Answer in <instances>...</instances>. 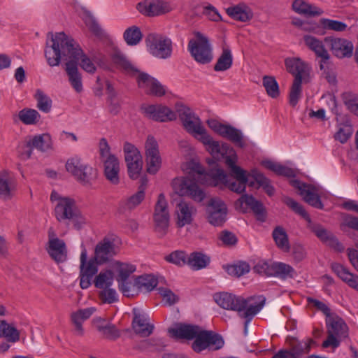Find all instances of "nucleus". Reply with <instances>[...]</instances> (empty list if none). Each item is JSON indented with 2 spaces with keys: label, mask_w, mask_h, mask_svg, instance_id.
<instances>
[{
  "label": "nucleus",
  "mask_w": 358,
  "mask_h": 358,
  "mask_svg": "<svg viewBox=\"0 0 358 358\" xmlns=\"http://www.w3.org/2000/svg\"><path fill=\"white\" fill-rule=\"evenodd\" d=\"M115 255V239L113 237H104L95 247L94 257L99 264L108 262Z\"/></svg>",
  "instance_id": "obj_23"
},
{
  "label": "nucleus",
  "mask_w": 358,
  "mask_h": 358,
  "mask_svg": "<svg viewBox=\"0 0 358 358\" xmlns=\"http://www.w3.org/2000/svg\"><path fill=\"white\" fill-rule=\"evenodd\" d=\"M136 8L148 17L162 15L171 10L169 3L162 0H143L137 4Z\"/></svg>",
  "instance_id": "obj_19"
},
{
  "label": "nucleus",
  "mask_w": 358,
  "mask_h": 358,
  "mask_svg": "<svg viewBox=\"0 0 358 358\" xmlns=\"http://www.w3.org/2000/svg\"><path fill=\"white\" fill-rule=\"evenodd\" d=\"M176 112L185 131L202 143L213 157L219 156L222 144L220 145L219 141L213 140L208 134L199 116L190 108L183 104L176 105Z\"/></svg>",
  "instance_id": "obj_4"
},
{
  "label": "nucleus",
  "mask_w": 358,
  "mask_h": 358,
  "mask_svg": "<svg viewBox=\"0 0 358 358\" xmlns=\"http://www.w3.org/2000/svg\"><path fill=\"white\" fill-rule=\"evenodd\" d=\"M82 20H83L85 25L88 27L89 30L97 37L101 38L103 36L104 31L99 24L93 14L86 8H82Z\"/></svg>",
  "instance_id": "obj_39"
},
{
  "label": "nucleus",
  "mask_w": 358,
  "mask_h": 358,
  "mask_svg": "<svg viewBox=\"0 0 358 358\" xmlns=\"http://www.w3.org/2000/svg\"><path fill=\"white\" fill-rule=\"evenodd\" d=\"M86 164L78 156H74L69 159L66 163V171L73 176L79 174Z\"/></svg>",
  "instance_id": "obj_54"
},
{
  "label": "nucleus",
  "mask_w": 358,
  "mask_h": 358,
  "mask_svg": "<svg viewBox=\"0 0 358 358\" xmlns=\"http://www.w3.org/2000/svg\"><path fill=\"white\" fill-rule=\"evenodd\" d=\"M145 161L147 171L150 174L156 173L162 164L159 155V146L153 136H149L145 144Z\"/></svg>",
  "instance_id": "obj_15"
},
{
  "label": "nucleus",
  "mask_w": 358,
  "mask_h": 358,
  "mask_svg": "<svg viewBox=\"0 0 358 358\" xmlns=\"http://www.w3.org/2000/svg\"><path fill=\"white\" fill-rule=\"evenodd\" d=\"M321 27L325 30H331L334 31H343L348 25L341 21L331 20L329 18H321L320 20Z\"/></svg>",
  "instance_id": "obj_52"
},
{
  "label": "nucleus",
  "mask_w": 358,
  "mask_h": 358,
  "mask_svg": "<svg viewBox=\"0 0 358 358\" xmlns=\"http://www.w3.org/2000/svg\"><path fill=\"white\" fill-rule=\"evenodd\" d=\"M272 236L276 245L280 249L285 252L289 250L290 246L289 243L288 236L285 230L282 227H276L273 231Z\"/></svg>",
  "instance_id": "obj_46"
},
{
  "label": "nucleus",
  "mask_w": 358,
  "mask_h": 358,
  "mask_svg": "<svg viewBox=\"0 0 358 358\" xmlns=\"http://www.w3.org/2000/svg\"><path fill=\"white\" fill-rule=\"evenodd\" d=\"M273 262H269L266 260H259L253 267V270L257 273L266 277H272Z\"/></svg>",
  "instance_id": "obj_57"
},
{
  "label": "nucleus",
  "mask_w": 358,
  "mask_h": 358,
  "mask_svg": "<svg viewBox=\"0 0 358 358\" xmlns=\"http://www.w3.org/2000/svg\"><path fill=\"white\" fill-rule=\"evenodd\" d=\"M165 346V343L162 338L154 337L142 341L139 348L142 350L153 348L157 350H160Z\"/></svg>",
  "instance_id": "obj_60"
},
{
  "label": "nucleus",
  "mask_w": 358,
  "mask_h": 358,
  "mask_svg": "<svg viewBox=\"0 0 358 358\" xmlns=\"http://www.w3.org/2000/svg\"><path fill=\"white\" fill-rule=\"evenodd\" d=\"M213 299L221 308L236 311L241 317L245 319V333L248 324L263 308L266 301L263 296H258L257 301V298L254 296L245 299L227 292L217 293L213 296Z\"/></svg>",
  "instance_id": "obj_3"
},
{
  "label": "nucleus",
  "mask_w": 358,
  "mask_h": 358,
  "mask_svg": "<svg viewBox=\"0 0 358 358\" xmlns=\"http://www.w3.org/2000/svg\"><path fill=\"white\" fill-rule=\"evenodd\" d=\"M97 171L89 164H86L83 167L79 174L74 176L78 182L85 186H90L94 180L96 178Z\"/></svg>",
  "instance_id": "obj_44"
},
{
  "label": "nucleus",
  "mask_w": 358,
  "mask_h": 358,
  "mask_svg": "<svg viewBox=\"0 0 358 358\" xmlns=\"http://www.w3.org/2000/svg\"><path fill=\"white\" fill-rule=\"evenodd\" d=\"M18 117L23 124L33 125L39 121L41 115L36 110L25 108L19 111Z\"/></svg>",
  "instance_id": "obj_48"
},
{
  "label": "nucleus",
  "mask_w": 358,
  "mask_h": 358,
  "mask_svg": "<svg viewBox=\"0 0 358 358\" xmlns=\"http://www.w3.org/2000/svg\"><path fill=\"white\" fill-rule=\"evenodd\" d=\"M78 64L84 71L89 73H94L96 70V67L94 62L90 59V58L84 54L82 49L81 54L78 55Z\"/></svg>",
  "instance_id": "obj_59"
},
{
  "label": "nucleus",
  "mask_w": 358,
  "mask_h": 358,
  "mask_svg": "<svg viewBox=\"0 0 358 358\" xmlns=\"http://www.w3.org/2000/svg\"><path fill=\"white\" fill-rule=\"evenodd\" d=\"M329 45L332 53L338 58L350 57L352 55L353 45L350 41L343 38L327 36L324 38Z\"/></svg>",
  "instance_id": "obj_22"
},
{
  "label": "nucleus",
  "mask_w": 358,
  "mask_h": 358,
  "mask_svg": "<svg viewBox=\"0 0 358 358\" xmlns=\"http://www.w3.org/2000/svg\"><path fill=\"white\" fill-rule=\"evenodd\" d=\"M287 71L294 76V80L289 93V103L295 106L299 99L301 92L302 78L308 71V66L299 59H286Z\"/></svg>",
  "instance_id": "obj_7"
},
{
  "label": "nucleus",
  "mask_w": 358,
  "mask_h": 358,
  "mask_svg": "<svg viewBox=\"0 0 358 358\" xmlns=\"http://www.w3.org/2000/svg\"><path fill=\"white\" fill-rule=\"evenodd\" d=\"M99 296L105 303H113L118 301V295L115 289L109 287L101 291Z\"/></svg>",
  "instance_id": "obj_63"
},
{
  "label": "nucleus",
  "mask_w": 358,
  "mask_h": 358,
  "mask_svg": "<svg viewBox=\"0 0 358 358\" xmlns=\"http://www.w3.org/2000/svg\"><path fill=\"white\" fill-rule=\"evenodd\" d=\"M262 164L265 168L273 171L278 176H283L288 178L295 177L296 176L294 169L281 164L275 163L271 160L263 161Z\"/></svg>",
  "instance_id": "obj_42"
},
{
  "label": "nucleus",
  "mask_w": 358,
  "mask_h": 358,
  "mask_svg": "<svg viewBox=\"0 0 358 358\" xmlns=\"http://www.w3.org/2000/svg\"><path fill=\"white\" fill-rule=\"evenodd\" d=\"M249 176L254 178L257 184V188L262 187L268 196L274 194L275 189L271 184L270 180L266 178L257 169H252L249 172Z\"/></svg>",
  "instance_id": "obj_40"
},
{
  "label": "nucleus",
  "mask_w": 358,
  "mask_h": 358,
  "mask_svg": "<svg viewBox=\"0 0 358 358\" xmlns=\"http://www.w3.org/2000/svg\"><path fill=\"white\" fill-rule=\"evenodd\" d=\"M292 8L296 13L307 17L319 16L324 13L322 8L303 0H295L292 3Z\"/></svg>",
  "instance_id": "obj_35"
},
{
  "label": "nucleus",
  "mask_w": 358,
  "mask_h": 358,
  "mask_svg": "<svg viewBox=\"0 0 358 358\" xmlns=\"http://www.w3.org/2000/svg\"><path fill=\"white\" fill-rule=\"evenodd\" d=\"M172 185L175 192L180 196H188L197 202L202 201L205 198V192L194 179L188 177L175 178Z\"/></svg>",
  "instance_id": "obj_10"
},
{
  "label": "nucleus",
  "mask_w": 358,
  "mask_h": 358,
  "mask_svg": "<svg viewBox=\"0 0 358 358\" xmlns=\"http://www.w3.org/2000/svg\"><path fill=\"white\" fill-rule=\"evenodd\" d=\"M80 285L82 289H87L91 285L92 278L98 272V259L94 257L87 260V252L83 248L80 257Z\"/></svg>",
  "instance_id": "obj_12"
},
{
  "label": "nucleus",
  "mask_w": 358,
  "mask_h": 358,
  "mask_svg": "<svg viewBox=\"0 0 358 358\" xmlns=\"http://www.w3.org/2000/svg\"><path fill=\"white\" fill-rule=\"evenodd\" d=\"M213 157H222L225 159V164L229 169L231 176L234 179L229 178L222 169H212L203 175L205 178L210 179V181L207 182V185L214 187L224 185L237 194L244 192L248 182V177L251 176H249V172L236 165L238 157L234 149L228 143H224L219 156Z\"/></svg>",
  "instance_id": "obj_2"
},
{
  "label": "nucleus",
  "mask_w": 358,
  "mask_h": 358,
  "mask_svg": "<svg viewBox=\"0 0 358 358\" xmlns=\"http://www.w3.org/2000/svg\"><path fill=\"white\" fill-rule=\"evenodd\" d=\"M194 339L192 348L196 352H200L206 348L217 350L221 349L224 344V341L220 334L213 333L212 331L201 330V329Z\"/></svg>",
  "instance_id": "obj_9"
},
{
  "label": "nucleus",
  "mask_w": 358,
  "mask_h": 358,
  "mask_svg": "<svg viewBox=\"0 0 358 358\" xmlns=\"http://www.w3.org/2000/svg\"><path fill=\"white\" fill-rule=\"evenodd\" d=\"M142 33L139 27L131 26L127 28L123 34L127 44L129 45H136L142 39Z\"/></svg>",
  "instance_id": "obj_49"
},
{
  "label": "nucleus",
  "mask_w": 358,
  "mask_h": 358,
  "mask_svg": "<svg viewBox=\"0 0 358 358\" xmlns=\"http://www.w3.org/2000/svg\"><path fill=\"white\" fill-rule=\"evenodd\" d=\"M200 329L198 325L179 324L176 327L169 328L168 332L176 339L192 340L199 333Z\"/></svg>",
  "instance_id": "obj_28"
},
{
  "label": "nucleus",
  "mask_w": 358,
  "mask_h": 358,
  "mask_svg": "<svg viewBox=\"0 0 358 358\" xmlns=\"http://www.w3.org/2000/svg\"><path fill=\"white\" fill-rule=\"evenodd\" d=\"M187 50L194 59L201 64L210 63L213 58L212 45L208 38L200 32L189 41Z\"/></svg>",
  "instance_id": "obj_6"
},
{
  "label": "nucleus",
  "mask_w": 358,
  "mask_h": 358,
  "mask_svg": "<svg viewBox=\"0 0 358 358\" xmlns=\"http://www.w3.org/2000/svg\"><path fill=\"white\" fill-rule=\"evenodd\" d=\"M282 201L294 213L301 215L306 220L307 222V228L313 233L322 243L338 252H343L344 250L343 245L339 242L336 236L321 224L313 222L303 206L289 196H285Z\"/></svg>",
  "instance_id": "obj_5"
},
{
  "label": "nucleus",
  "mask_w": 358,
  "mask_h": 358,
  "mask_svg": "<svg viewBox=\"0 0 358 358\" xmlns=\"http://www.w3.org/2000/svg\"><path fill=\"white\" fill-rule=\"evenodd\" d=\"M296 275V272L291 265L281 262H273L272 277L286 280L294 278Z\"/></svg>",
  "instance_id": "obj_36"
},
{
  "label": "nucleus",
  "mask_w": 358,
  "mask_h": 358,
  "mask_svg": "<svg viewBox=\"0 0 358 358\" xmlns=\"http://www.w3.org/2000/svg\"><path fill=\"white\" fill-rule=\"evenodd\" d=\"M250 265L244 262L227 266L226 271L230 275L241 277L250 271Z\"/></svg>",
  "instance_id": "obj_55"
},
{
  "label": "nucleus",
  "mask_w": 358,
  "mask_h": 358,
  "mask_svg": "<svg viewBox=\"0 0 358 358\" xmlns=\"http://www.w3.org/2000/svg\"><path fill=\"white\" fill-rule=\"evenodd\" d=\"M209 263L210 257L201 252H194L187 257V264L193 270L197 271L204 268Z\"/></svg>",
  "instance_id": "obj_43"
},
{
  "label": "nucleus",
  "mask_w": 358,
  "mask_h": 358,
  "mask_svg": "<svg viewBox=\"0 0 358 358\" xmlns=\"http://www.w3.org/2000/svg\"><path fill=\"white\" fill-rule=\"evenodd\" d=\"M111 60L117 69H122L130 75L139 74L138 69L134 66L119 50H115L111 55Z\"/></svg>",
  "instance_id": "obj_34"
},
{
  "label": "nucleus",
  "mask_w": 358,
  "mask_h": 358,
  "mask_svg": "<svg viewBox=\"0 0 358 358\" xmlns=\"http://www.w3.org/2000/svg\"><path fill=\"white\" fill-rule=\"evenodd\" d=\"M352 133L353 128L352 125L348 122H346L340 124L338 131L334 135V138L341 143H345L351 137Z\"/></svg>",
  "instance_id": "obj_53"
},
{
  "label": "nucleus",
  "mask_w": 358,
  "mask_h": 358,
  "mask_svg": "<svg viewBox=\"0 0 358 358\" xmlns=\"http://www.w3.org/2000/svg\"><path fill=\"white\" fill-rule=\"evenodd\" d=\"M307 301L310 306L315 307L317 310L321 311L327 317H329L331 315V310L322 301H320L312 297H308Z\"/></svg>",
  "instance_id": "obj_64"
},
{
  "label": "nucleus",
  "mask_w": 358,
  "mask_h": 358,
  "mask_svg": "<svg viewBox=\"0 0 358 358\" xmlns=\"http://www.w3.org/2000/svg\"><path fill=\"white\" fill-rule=\"evenodd\" d=\"M207 211L208 222L214 226H222L226 221L227 208L225 203L218 199L210 200Z\"/></svg>",
  "instance_id": "obj_20"
},
{
  "label": "nucleus",
  "mask_w": 358,
  "mask_h": 358,
  "mask_svg": "<svg viewBox=\"0 0 358 358\" xmlns=\"http://www.w3.org/2000/svg\"><path fill=\"white\" fill-rule=\"evenodd\" d=\"M331 268L339 278L348 286L358 291V275L350 273L344 266L338 263H332Z\"/></svg>",
  "instance_id": "obj_33"
},
{
  "label": "nucleus",
  "mask_w": 358,
  "mask_h": 358,
  "mask_svg": "<svg viewBox=\"0 0 358 358\" xmlns=\"http://www.w3.org/2000/svg\"><path fill=\"white\" fill-rule=\"evenodd\" d=\"M52 138L50 134L36 135L22 145L21 155L22 157L28 159L31 157L34 148L45 152L52 148Z\"/></svg>",
  "instance_id": "obj_17"
},
{
  "label": "nucleus",
  "mask_w": 358,
  "mask_h": 358,
  "mask_svg": "<svg viewBox=\"0 0 358 358\" xmlns=\"http://www.w3.org/2000/svg\"><path fill=\"white\" fill-rule=\"evenodd\" d=\"M227 13L234 20L243 22L250 20L252 17L250 9L245 4L229 7Z\"/></svg>",
  "instance_id": "obj_37"
},
{
  "label": "nucleus",
  "mask_w": 358,
  "mask_h": 358,
  "mask_svg": "<svg viewBox=\"0 0 358 358\" xmlns=\"http://www.w3.org/2000/svg\"><path fill=\"white\" fill-rule=\"evenodd\" d=\"M290 183L292 186L299 189V194L306 203L315 208H323L324 206L315 187L302 182L299 180H292L290 181Z\"/></svg>",
  "instance_id": "obj_18"
},
{
  "label": "nucleus",
  "mask_w": 358,
  "mask_h": 358,
  "mask_svg": "<svg viewBox=\"0 0 358 358\" xmlns=\"http://www.w3.org/2000/svg\"><path fill=\"white\" fill-rule=\"evenodd\" d=\"M327 333L333 334L338 338L348 336V327L344 320L339 317H329L326 319Z\"/></svg>",
  "instance_id": "obj_31"
},
{
  "label": "nucleus",
  "mask_w": 358,
  "mask_h": 358,
  "mask_svg": "<svg viewBox=\"0 0 358 358\" xmlns=\"http://www.w3.org/2000/svg\"><path fill=\"white\" fill-rule=\"evenodd\" d=\"M303 39L306 45L315 54L317 58H320V69L326 71L328 69L330 55L324 46V41L309 34L304 35Z\"/></svg>",
  "instance_id": "obj_14"
},
{
  "label": "nucleus",
  "mask_w": 358,
  "mask_h": 358,
  "mask_svg": "<svg viewBox=\"0 0 358 358\" xmlns=\"http://www.w3.org/2000/svg\"><path fill=\"white\" fill-rule=\"evenodd\" d=\"M0 337L6 338L7 341L15 343L20 339V333L13 326L5 320H0Z\"/></svg>",
  "instance_id": "obj_47"
},
{
  "label": "nucleus",
  "mask_w": 358,
  "mask_h": 358,
  "mask_svg": "<svg viewBox=\"0 0 358 358\" xmlns=\"http://www.w3.org/2000/svg\"><path fill=\"white\" fill-rule=\"evenodd\" d=\"M81 48L71 37L64 32L51 34L50 40L46 42L45 57L50 66H59L61 59L66 60L65 71L71 86L76 92L83 90V78L78 66V55Z\"/></svg>",
  "instance_id": "obj_1"
},
{
  "label": "nucleus",
  "mask_w": 358,
  "mask_h": 358,
  "mask_svg": "<svg viewBox=\"0 0 358 358\" xmlns=\"http://www.w3.org/2000/svg\"><path fill=\"white\" fill-rule=\"evenodd\" d=\"M196 212L194 207L185 201L177 204V226L183 227L192 222V215Z\"/></svg>",
  "instance_id": "obj_30"
},
{
  "label": "nucleus",
  "mask_w": 358,
  "mask_h": 358,
  "mask_svg": "<svg viewBox=\"0 0 358 358\" xmlns=\"http://www.w3.org/2000/svg\"><path fill=\"white\" fill-rule=\"evenodd\" d=\"M78 210L74 199L69 197L59 198L55 208V217L59 222L70 220Z\"/></svg>",
  "instance_id": "obj_25"
},
{
  "label": "nucleus",
  "mask_w": 358,
  "mask_h": 358,
  "mask_svg": "<svg viewBox=\"0 0 358 358\" xmlns=\"http://www.w3.org/2000/svg\"><path fill=\"white\" fill-rule=\"evenodd\" d=\"M207 124L211 129L222 137L229 140L241 148L244 146L243 134L239 129L230 124H222L214 119L208 120Z\"/></svg>",
  "instance_id": "obj_13"
},
{
  "label": "nucleus",
  "mask_w": 358,
  "mask_h": 358,
  "mask_svg": "<svg viewBox=\"0 0 358 358\" xmlns=\"http://www.w3.org/2000/svg\"><path fill=\"white\" fill-rule=\"evenodd\" d=\"M233 59L231 50L229 48H223L221 55L214 65V71L216 72L227 71L232 66Z\"/></svg>",
  "instance_id": "obj_41"
},
{
  "label": "nucleus",
  "mask_w": 358,
  "mask_h": 358,
  "mask_svg": "<svg viewBox=\"0 0 358 358\" xmlns=\"http://www.w3.org/2000/svg\"><path fill=\"white\" fill-rule=\"evenodd\" d=\"M145 114L155 121L167 122L176 119V114L166 106L149 105L142 108Z\"/></svg>",
  "instance_id": "obj_24"
},
{
  "label": "nucleus",
  "mask_w": 358,
  "mask_h": 358,
  "mask_svg": "<svg viewBox=\"0 0 358 358\" xmlns=\"http://www.w3.org/2000/svg\"><path fill=\"white\" fill-rule=\"evenodd\" d=\"M315 343L314 340L310 338L301 341L293 338L289 343V348L287 350L291 358H302L310 352L312 345Z\"/></svg>",
  "instance_id": "obj_29"
},
{
  "label": "nucleus",
  "mask_w": 358,
  "mask_h": 358,
  "mask_svg": "<svg viewBox=\"0 0 358 358\" xmlns=\"http://www.w3.org/2000/svg\"><path fill=\"white\" fill-rule=\"evenodd\" d=\"M170 216L165 196L160 194L155 205L154 213L155 231L160 238L166 236L169 227Z\"/></svg>",
  "instance_id": "obj_11"
},
{
  "label": "nucleus",
  "mask_w": 358,
  "mask_h": 358,
  "mask_svg": "<svg viewBox=\"0 0 358 358\" xmlns=\"http://www.w3.org/2000/svg\"><path fill=\"white\" fill-rule=\"evenodd\" d=\"M104 165V175L112 184L117 185L120 182V164L115 156H110L103 161Z\"/></svg>",
  "instance_id": "obj_32"
},
{
  "label": "nucleus",
  "mask_w": 358,
  "mask_h": 358,
  "mask_svg": "<svg viewBox=\"0 0 358 358\" xmlns=\"http://www.w3.org/2000/svg\"><path fill=\"white\" fill-rule=\"evenodd\" d=\"M157 279L153 275L145 274L137 277L135 280V285L138 289L150 292L157 285Z\"/></svg>",
  "instance_id": "obj_45"
},
{
  "label": "nucleus",
  "mask_w": 358,
  "mask_h": 358,
  "mask_svg": "<svg viewBox=\"0 0 358 358\" xmlns=\"http://www.w3.org/2000/svg\"><path fill=\"white\" fill-rule=\"evenodd\" d=\"M236 209L243 213H247L251 210L255 215L257 220L264 222L266 215L262 203L257 201L253 196L247 194H243L235 203Z\"/></svg>",
  "instance_id": "obj_16"
},
{
  "label": "nucleus",
  "mask_w": 358,
  "mask_h": 358,
  "mask_svg": "<svg viewBox=\"0 0 358 358\" xmlns=\"http://www.w3.org/2000/svg\"><path fill=\"white\" fill-rule=\"evenodd\" d=\"M113 282V273L110 271L100 272L94 280V285L97 288L108 287Z\"/></svg>",
  "instance_id": "obj_58"
},
{
  "label": "nucleus",
  "mask_w": 358,
  "mask_h": 358,
  "mask_svg": "<svg viewBox=\"0 0 358 358\" xmlns=\"http://www.w3.org/2000/svg\"><path fill=\"white\" fill-rule=\"evenodd\" d=\"M147 179L141 178V184L138 191L129 197L122 199L119 204V210L124 213L126 210H131L136 208L145 199V189L147 184Z\"/></svg>",
  "instance_id": "obj_26"
},
{
  "label": "nucleus",
  "mask_w": 358,
  "mask_h": 358,
  "mask_svg": "<svg viewBox=\"0 0 358 358\" xmlns=\"http://www.w3.org/2000/svg\"><path fill=\"white\" fill-rule=\"evenodd\" d=\"M165 259L169 263H172L180 266L187 264V258L186 254L184 252L180 250H176L171 252L165 257Z\"/></svg>",
  "instance_id": "obj_61"
},
{
  "label": "nucleus",
  "mask_w": 358,
  "mask_h": 358,
  "mask_svg": "<svg viewBox=\"0 0 358 358\" xmlns=\"http://www.w3.org/2000/svg\"><path fill=\"white\" fill-rule=\"evenodd\" d=\"M37 108L42 112L48 113L52 108V100L42 90H37L35 94Z\"/></svg>",
  "instance_id": "obj_51"
},
{
  "label": "nucleus",
  "mask_w": 358,
  "mask_h": 358,
  "mask_svg": "<svg viewBox=\"0 0 358 358\" xmlns=\"http://www.w3.org/2000/svg\"><path fill=\"white\" fill-rule=\"evenodd\" d=\"M262 84L267 94L271 98L275 99L280 95L279 85L274 77L264 76Z\"/></svg>",
  "instance_id": "obj_50"
},
{
  "label": "nucleus",
  "mask_w": 358,
  "mask_h": 358,
  "mask_svg": "<svg viewBox=\"0 0 358 358\" xmlns=\"http://www.w3.org/2000/svg\"><path fill=\"white\" fill-rule=\"evenodd\" d=\"M137 83L138 87L144 90L148 94L162 96L166 93L165 87L147 73H139L137 76Z\"/></svg>",
  "instance_id": "obj_21"
},
{
  "label": "nucleus",
  "mask_w": 358,
  "mask_h": 358,
  "mask_svg": "<svg viewBox=\"0 0 358 358\" xmlns=\"http://www.w3.org/2000/svg\"><path fill=\"white\" fill-rule=\"evenodd\" d=\"M132 327L136 334L148 337L154 330V325L148 322L147 319L141 315H135L132 322Z\"/></svg>",
  "instance_id": "obj_38"
},
{
  "label": "nucleus",
  "mask_w": 358,
  "mask_h": 358,
  "mask_svg": "<svg viewBox=\"0 0 358 358\" xmlns=\"http://www.w3.org/2000/svg\"><path fill=\"white\" fill-rule=\"evenodd\" d=\"M47 252L50 257L57 264L67 259V249L65 242L59 238L48 240Z\"/></svg>",
  "instance_id": "obj_27"
},
{
  "label": "nucleus",
  "mask_w": 358,
  "mask_h": 358,
  "mask_svg": "<svg viewBox=\"0 0 358 358\" xmlns=\"http://www.w3.org/2000/svg\"><path fill=\"white\" fill-rule=\"evenodd\" d=\"M148 52L154 57L166 59L171 57L173 48L171 40L164 36L150 34L145 39Z\"/></svg>",
  "instance_id": "obj_8"
},
{
  "label": "nucleus",
  "mask_w": 358,
  "mask_h": 358,
  "mask_svg": "<svg viewBox=\"0 0 358 358\" xmlns=\"http://www.w3.org/2000/svg\"><path fill=\"white\" fill-rule=\"evenodd\" d=\"M98 330L110 339H116L120 336L119 330L115 325L111 324H108L105 326H98Z\"/></svg>",
  "instance_id": "obj_62"
},
{
  "label": "nucleus",
  "mask_w": 358,
  "mask_h": 358,
  "mask_svg": "<svg viewBox=\"0 0 358 358\" xmlns=\"http://www.w3.org/2000/svg\"><path fill=\"white\" fill-rule=\"evenodd\" d=\"M117 276L116 280H127L129 275L136 271V266L131 264L117 262Z\"/></svg>",
  "instance_id": "obj_56"
}]
</instances>
